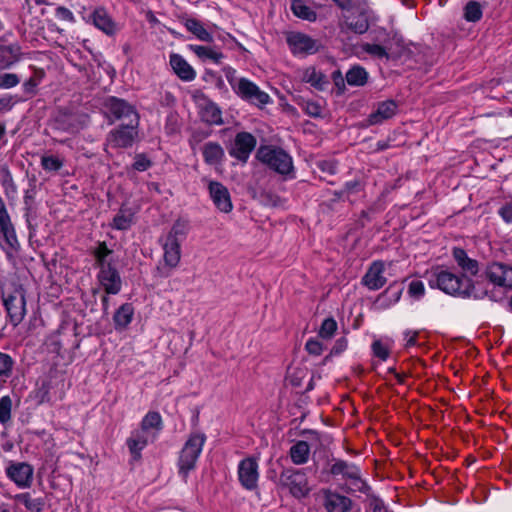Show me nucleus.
<instances>
[{"label":"nucleus","instance_id":"nucleus-1","mask_svg":"<svg viewBox=\"0 0 512 512\" xmlns=\"http://www.w3.org/2000/svg\"><path fill=\"white\" fill-rule=\"evenodd\" d=\"M431 288H438L444 293L463 298L475 297L473 281L469 277H460L447 270L432 271L428 278Z\"/></svg>","mask_w":512,"mask_h":512},{"label":"nucleus","instance_id":"nucleus-2","mask_svg":"<svg viewBox=\"0 0 512 512\" xmlns=\"http://www.w3.org/2000/svg\"><path fill=\"white\" fill-rule=\"evenodd\" d=\"M205 441L206 436L197 432L192 433L185 442L178 459V470L183 479H186L188 473L195 469Z\"/></svg>","mask_w":512,"mask_h":512},{"label":"nucleus","instance_id":"nucleus-3","mask_svg":"<svg viewBox=\"0 0 512 512\" xmlns=\"http://www.w3.org/2000/svg\"><path fill=\"white\" fill-rule=\"evenodd\" d=\"M228 81L236 95L249 104L263 108L272 102L268 93L261 90L257 84L247 78H239L235 81L228 78Z\"/></svg>","mask_w":512,"mask_h":512},{"label":"nucleus","instance_id":"nucleus-4","mask_svg":"<svg viewBox=\"0 0 512 512\" xmlns=\"http://www.w3.org/2000/svg\"><path fill=\"white\" fill-rule=\"evenodd\" d=\"M0 246L6 252L9 260L13 261L20 249L14 226L3 200L0 198Z\"/></svg>","mask_w":512,"mask_h":512},{"label":"nucleus","instance_id":"nucleus-5","mask_svg":"<svg viewBox=\"0 0 512 512\" xmlns=\"http://www.w3.org/2000/svg\"><path fill=\"white\" fill-rule=\"evenodd\" d=\"M138 125L139 122L122 123L112 129L106 136L105 150L131 147L138 135Z\"/></svg>","mask_w":512,"mask_h":512},{"label":"nucleus","instance_id":"nucleus-6","mask_svg":"<svg viewBox=\"0 0 512 512\" xmlns=\"http://www.w3.org/2000/svg\"><path fill=\"white\" fill-rule=\"evenodd\" d=\"M281 488L288 489L296 498H302L309 494L310 487L304 469H285L281 472L278 480Z\"/></svg>","mask_w":512,"mask_h":512},{"label":"nucleus","instance_id":"nucleus-7","mask_svg":"<svg viewBox=\"0 0 512 512\" xmlns=\"http://www.w3.org/2000/svg\"><path fill=\"white\" fill-rule=\"evenodd\" d=\"M257 157L262 163L279 174H288L292 171V158L280 148L271 146L260 147Z\"/></svg>","mask_w":512,"mask_h":512},{"label":"nucleus","instance_id":"nucleus-8","mask_svg":"<svg viewBox=\"0 0 512 512\" xmlns=\"http://www.w3.org/2000/svg\"><path fill=\"white\" fill-rule=\"evenodd\" d=\"M103 106L110 124L116 120H120L122 123L139 122L135 108L123 99L108 97Z\"/></svg>","mask_w":512,"mask_h":512},{"label":"nucleus","instance_id":"nucleus-9","mask_svg":"<svg viewBox=\"0 0 512 512\" xmlns=\"http://www.w3.org/2000/svg\"><path fill=\"white\" fill-rule=\"evenodd\" d=\"M83 20L92 24L109 37L116 35L120 30L118 23L114 21L108 11L102 6L94 8L88 17L83 16Z\"/></svg>","mask_w":512,"mask_h":512},{"label":"nucleus","instance_id":"nucleus-10","mask_svg":"<svg viewBox=\"0 0 512 512\" xmlns=\"http://www.w3.org/2000/svg\"><path fill=\"white\" fill-rule=\"evenodd\" d=\"M331 474L337 476L342 475L343 478L350 480L354 485V489L360 492H367L369 490L368 485L361 479L360 469L344 460H336L330 468Z\"/></svg>","mask_w":512,"mask_h":512},{"label":"nucleus","instance_id":"nucleus-11","mask_svg":"<svg viewBox=\"0 0 512 512\" xmlns=\"http://www.w3.org/2000/svg\"><path fill=\"white\" fill-rule=\"evenodd\" d=\"M6 476L21 489L29 488L33 482V467L26 462L10 461L5 468Z\"/></svg>","mask_w":512,"mask_h":512},{"label":"nucleus","instance_id":"nucleus-12","mask_svg":"<svg viewBox=\"0 0 512 512\" xmlns=\"http://www.w3.org/2000/svg\"><path fill=\"white\" fill-rule=\"evenodd\" d=\"M4 305L6 307L10 322L17 326L24 318L26 313L25 296L22 289H16L13 293L4 294Z\"/></svg>","mask_w":512,"mask_h":512},{"label":"nucleus","instance_id":"nucleus-13","mask_svg":"<svg viewBox=\"0 0 512 512\" xmlns=\"http://www.w3.org/2000/svg\"><path fill=\"white\" fill-rule=\"evenodd\" d=\"M238 478L241 485L247 490H253L257 487L259 472L258 463L255 458H246L240 461L238 465Z\"/></svg>","mask_w":512,"mask_h":512},{"label":"nucleus","instance_id":"nucleus-14","mask_svg":"<svg viewBox=\"0 0 512 512\" xmlns=\"http://www.w3.org/2000/svg\"><path fill=\"white\" fill-rule=\"evenodd\" d=\"M98 280L107 294H118L122 287L119 272L111 264H104L99 268Z\"/></svg>","mask_w":512,"mask_h":512},{"label":"nucleus","instance_id":"nucleus-15","mask_svg":"<svg viewBox=\"0 0 512 512\" xmlns=\"http://www.w3.org/2000/svg\"><path fill=\"white\" fill-rule=\"evenodd\" d=\"M486 276L494 285L512 288V266L495 262L486 269Z\"/></svg>","mask_w":512,"mask_h":512},{"label":"nucleus","instance_id":"nucleus-16","mask_svg":"<svg viewBox=\"0 0 512 512\" xmlns=\"http://www.w3.org/2000/svg\"><path fill=\"white\" fill-rule=\"evenodd\" d=\"M256 146L255 137L248 132H240L236 135L233 147L230 151L231 156L245 162L250 153Z\"/></svg>","mask_w":512,"mask_h":512},{"label":"nucleus","instance_id":"nucleus-17","mask_svg":"<svg viewBox=\"0 0 512 512\" xmlns=\"http://www.w3.org/2000/svg\"><path fill=\"white\" fill-rule=\"evenodd\" d=\"M287 43L293 54H313L318 50L315 40L299 32L290 33Z\"/></svg>","mask_w":512,"mask_h":512},{"label":"nucleus","instance_id":"nucleus-18","mask_svg":"<svg viewBox=\"0 0 512 512\" xmlns=\"http://www.w3.org/2000/svg\"><path fill=\"white\" fill-rule=\"evenodd\" d=\"M210 197L215 206L224 213H229L232 208V202L228 189L217 181H211L208 185Z\"/></svg>","mask_w":512,"mask_h":512},{"label":"nucleus","instance_id":"nucleus-19","mask_svg":"<svg viewBox=\"0 0 512 512\" xmlns=\"http://www.w3.org/2000/svg\"><path fill=\"white\" fill-rule=\"evenodd\" d=\"M385 266L381 261H374L362 278V284L370 290H378L386 283Z\"/></svg>","mask_w":512,"mask_h":512},{"label":"nucleus","instance_id":"nucleus-20","mask_svg":"<svg viewBox=\"0 0 512 512\" xmlns=\"http://www.w3.org/2000/svg\"><path fill=\"white\" fill-rule=\"evenodd\" d=\"M323 505L327 512H349L352 508V500L349 497L336 492H323Z\"/></svg>","mask_w":512,"mask_h":512},{"label":"nucleus","instance_id":"nucleus-21","mask_svg":"<svg viewBox=\"0 0 512 512\" xmlns=\"http://www.w3.org/2000/svg\"><path fill=\"white\" fill-rule=\"evenodd\" d=\"M170 65L181 80L190 82L196 78V71L181 55L171 54Z\"/></svg>","mask_w":512,"mask_h":512},{"label":"nucleus","instance_id":"nucleus-22","mask_svg":"<svg viewBox=\"0 0 512 512\" xmlns=\"http://www.w3.org/2000/svg\"><path fill=\"white\" fill-rule=\"evenodd\" d=\"M397 111V104L393 100H386L378 103L376 110L369 115L368 121L371 125L380 124L392 118Z\"/></svg>","mask_w":512,"mask_h":512},{"label":"nucleus","instance_id":"nucleus-23","mask_svg":"<svg viewBox=\"0 0 512 512\" xmlns=\"http://www.w3.org/2000/svg\"><path fill=\"white\" fill-rule=\"evenodd\" d=\"M453 257L464 273L462 277L475 276L479 272L478 261L468 257L465 250L454 248Z\"/></svg>","mask_w":512,"mask_h":512},{"label":"nucleus","instance_id":"nucleus-24","mask_svg":"<svg viewBox=\"0 0 512 512\" xmlns=\"http://www.w3.org/2000/svg\"><path fill=\"white\" fill-rule=\"evenodd\" d=\"M147 444L148 433L142 430L133 432L131 436L127 439V446L135 460L140 458L141 451L147 446Z\"/></svg>","mask_w":512,"mask_h":512},{"label":"nucleus","instance_id":"nucleus-25","mask_svg":"<svg viewBox=\"0 0 512 512\" xmlns=\"http://www.w3.org/2000/svg\"><path fill=\"white\" fill-rule=\"evenodd\" d=\"M181 243H177L174 240L170 241L165 239L163 244L164 250V262L165 265L170 268H175L180 262L181 258Z\"/></svg>","mask_w":512,"mask_h":512},{"label":"nucleus","instance_id":"nucleus-26","mask_svg":"<svg viewBox=\"0 0 512 512\" xmlns=\"http://www.w3.org/2000/svg\"><path fill=\"white\" fill-rule=\"evenodd\" d=\"M189 49L201 60H210L215 64L221 63L224 55L219 50L203 45H189Z\"/></svg>","mask_w":512,"mask_h":512},{"label":"nucleus","instance_id":"nucleus-27","mask_svg":"<svg viewBox=\"0 0 512 512\" xmlns=\"http://www.w3.org/2000/svg\"><path fill=\"white\" fill-rule=\"evenodd\" d=\"M289 455L295 465L305 464L309 460L310 446L306 441H297L291 446Z\"/></svg>","mask_w":512,"mask_h":512},{"label":"nucleus","instance_id":"nucleus-28","mask_svg":"<svg viewBox=\"0 0 512 512\" xmlns=\"http://www.w3.org/2000/svg\"><path fill=\"white\" fill-rule=\"evenodd\" d=\"M203 157L207 164L216 165L224 157L223 148L215 142H208L203 146Z\"/></svg>","mask_w":512,"mask_h":512},{"label":"nucleus","instance_id":"nucleus-29","mask_svg":"<svg viewBox=\"0 0 512 512\" xmlns=\"http://www.w3.org/2000/svg\"><path fill=\"white\" fill-rule=\"evenodd\" d=\"M134 309L131 304L125 303L115 312L113 320L116 329L126 328L132 321Z\"/></svg>","mask_w":512,"mask_h":512},{"label":"nucleus","instance_id":"nucleus-30","mask_svg":"<svg viewBox=\"0 0 512 512\" xmlns=\"http://www.w3.org/2000/svg\"><path fill=\"white\" fill-rule=\"evenodd\" d=\"M201 115L203 120L211 125L223 124L222 112L214 102L207 101L202 108Z\"/></svg>","mask_w":512,"mask_h":512},{"label":"nucleus","instance_id":"nucleus-31","mask_svg":"<svg viewBox=\"0 0 512 512\" xmlns=\"http://www.w3.org/2000/svg\"><path fill=\"white\" fill-rule=\"evenodd\" d=\"M13 499L20 504H23L30 512H41L44 507L42 498H33L29 492L16 494Z\"/></svg>","mask_w":512,"mask_h":512},{"label":"nucleus","instance_id":"nucleus-32","mask_svg":"<svg viewBox=\"0 0 512 512\" xmlns=\"http://www.w3.org/2000/svg\"><path fill=\"white\" fill-rule=\"evenodd\" d=\"M291 10L298 18L313 22L317 18L316 12L307 6L304 0H292Z\"/></svg>","mask_w":512,"mask_h":512},{"label":"nucleus","instance_id":"nucleus-33","mask_svg":"<svg viewBox=\"0 0 512 512\" xmlns=\"http://www.w3.org/2000/svg\"><path fill=\"white\" fill-rule=\"evenodd\" d=\"M186 29L194 34L199 40L212 42L213 36L204 28V26L196 19L190 18L185 21Z\"/></svg>","mask_w":512,"mask_h":512},{"label":"nucleus","instance_id":"nucleus-34","mask_svg":"<svg viewBox=\"0 0 512 512\" xmlns=\"http://www.w3.org/2000/svg\"><path fill=\"white\" fill-rule=\"evenodd\" d=\"M367 80L368 73L361 66H354L346 73V81L351 86H363Z\"/></svg>","mask_w":512,"mask_h":512},{"label":"nucleus","instance_id":"nucleus-35","mask_svg":"<svg viewBox=\"0 0 512 512\" xmlns=\"http://www.w3.org/2000/svg\"><path fill=\"white\" fill-rule=\"evenodd\" d=\"M348 27L357 34H363L369 29L368 10L362 9L359 15L348 22Z\"/></svg>","mask_w":512,"mask_h":512},{"label":"nucleus","instance_id":"nucleus-36","mask_svg":"<svg viewBox=\"0 0 512 512\" xmlns=\"http://www.w3.org/2000/svg\"><path fill=\"white\" fill-rule=\"evenodd\" d=\"M133 222V213L128 208H121L113 218L112 227L117 230H127Z\"/></svg>","mask_w":512,"mask_h":512},{"label":"nucleus","instance_id":"nucleus-37","mask_svg":"<svg viewBox=\"0 0 512 512\" xmlns=\"http://www.w3.org/2000/svg\"><path fill=\"white\" fill-rule=\"evenodd\" d=\"M303 81L311 84L316 89L322 90L324 85L327 84L325 75L317 71L315 68L310 67L304 71Z\"/></svg>","mask_w":512,"mask_h":512},{"label":"nucleus","instance_id":"nucleus-38","mask_svg":"<svg viewBox=\"0 0 512 512\" xmlns=\"http://www.w3.org/2000/svg\"><path fill=\"white\" fill-rule=\"evenodd\" d=\"M151 429L157 432L162 429V418L158 412H148L141 422L142 431L149 433Z\"/></svg>","mask_w":512,"mask_h":512},{"label":"nucleus","instance_id":"nucleus-39","mask_svg":"<svg viewBox=\"0 0 512 512\" xmlns=\"http://www.w3.org/2000/svg\"><path fill=\"white\" fill-rule=\"evenodd\" d=\"M13 402L10 396L5 395L0 398V423L7 426L12 417Z\"/></svg>","mask_w":512,"mask_h":512},{"label":"nucleus","instance_id":"nucleus-40","mask_svg":"<svg viewBox=\"0 0 512 512\" xmlns=\"http://www.w3.org/2000/svg\"><path fill=\"white\" fill-rule=\"evenodd\" d=\"M1 56L8 65L20 59L21 48L18 44H9L1 47Z\"/></svg>","mask_w":512,"mask_h":512},{"label":"nucleus","instance_id":"nucleus-41","mask_svg":"<svg viewBox=\"0 0 512 512\" xmlns=\"http://www.w3.org/2000/svg\"><path fill=\"white\" fill-rule=\"evenodd\" d=\"M482 17V6L477 1H470L464 8V18L470 22H477Z\"/></svg>","mask_w":512,"mask_h":512},{"label":"nucleus","instance_id":"nucleus-42","mask_svg":"<svg viewBox=\"0 0 512 512\" xmlns=\"http://www.w3.org/2000/svg\"><path fill=\"white\" fill-rule=\"evenodd\" d=\"M361 49L375 59H389L386 48L381 45L364 43L361 45Z\"/></svg>","mask_w":512,"mask_h":512},{"label":"nucleus","instance_id":"nucleus-43","mask_svg":"<svg viewBox=\"0 0 512 512\" xmlns=\"http://www.w3.org/2000/svg\"><path fill=\"white\" fill-rule=\"evenodd\" d=\"M187 225L183 221H176L170 232L168 233L166 239L174 240L177 243H181L186 236Z\"/></svg>","mask_w":512,"mask_h":512},{"label":"nucleus","instance_id":"nucleus-44","mask_svg":"<svg viewBox=\"0 0 512 512\" xmlns=\"http://www.w3.org/2000/svg\"><path fill=\"white\" fill-rule=\"evenodd\" d=\"M14 364H15V362L9 354L0 351V377L1 378H9L12 375Z\"/></svg>","mask_w":512,"mask_h":512},{"label":"nucleus","instance_id":"nucleus-45","mask_svg":"<svg viewBox=\"0 0 512 512\" xmlns=\"http://www.w3.org/2000/svg\"><path fill=\"white\" fill-rule=\"evenodd\" d=\"M337 330V322L333 318H326L319 329L322 339H331Z\"/></svg>","mask_w":512,"mask_h":512},{"label":"nucleus","instance_id":"nucleus-46","mask_svg":"<svg viewBox=\"0 0 512 512\" xmlns=\"http://www.w3.org/2000/svg\"><path fill=\"white\" fill-rule=\"evenodd\" d=\"M41 165L46 171H58L63 166V161L53 155H45L41 158Z\"/></svg>","mask_w":512,"mask_h":512},{"label":"nucleus","instance_id":"nucleus-47","mask_svg":"<svg viewBox=\"0 0 512 512\" xmlns=\"http://www.w3.org/2000/svg\"><path fill=\"white\" fill-rule=\"evenodd\" d=\"M111 253V250L108 249L107 245L105 242H102L99 244V246L97 247V249L95 250V257H96V262H97V266L99 268L103 267L104 264H110L109 262L106 261V257Z\"/></svg>","mask_w":512,"mask_h":512},{"label":"nucleus","instance_id":"nucleus-48","mask_svg":"<svg viewBox=\"0 0 512 512\" xmlns=\"http://www.w3.org/2000/svg\"><path fill=\"white\" fill-rule=\"evenodd\" d=\"M2 184L5 188V192L8 196L14 197L17 194V186L13 180L11 173L8 170L4 171Z\"/></svg>","mask_w":512,"mask_h":512},{"label":"nucleus","instance_id":"nucleus-49","mask_svg":"<svg viewBox=\"0 0 512 512\" xmlns=\"http://www.w3.org/2000/svg\"><path fill=\"white\" fill-rule=\"evenodd\" d=\"M408 293L411 297L420 299L425 293L424 283L420 280H412L409 283Z\"/></svg>","mask_w":512,"mask_h":512},{"label":"nucleus","instance_id":"nucleus-50","mask_svg":"<svg viewBox=\"0 0 512 512\" xmlns=\"http://www.w3.org/2000/svg\"><path fill=\"white\" fill-rule=\"evenodd\" d=\"M19 82V77L14 73L0 74V88L9 89L18 85Z\"/></svg>","mask_w":512,"mask_h":512},{"label":"nucleus","instance_id":"nucleus-51","mask_svg":"<svg viewBox=\"0 0 512 512\" xmlns=\"http://www.w3.org/2000/svg\"><path fill=\"white\" fill-rule=\"evenodd\" d=\"M303 110L311 117H321L323 107L317 102L306 101L303 103Z\"/></svg>","mask_w":512,"mask_h":512},{"label":"nucleus","instance_id":"nucleus-52","mask_svg":"<svg viewBox=\"0 0 512 512\" xmlns=\"http://www.w3.org/2000/svg\"><path fill=\"white\" fill-rule=\"evenodd\" d=\"M372 351L374 356L385 361L389 357V348L380 340H376L372 344Z\"/></svg>","mask_w":512,"mask_h":512},{"label":"nucleus","instance_id":"nucleus-53","mask_svg":"<svg viewBox=\"0 0 512 512\" xmlns=\"http://www.w3.org/2000/svg\"><path fill=\"white\" fill-rule=\"evenodd\" d=\"M37 216V204H24V217L29 228L33 226V222L37 219Z\"/></svg>","mask_w":512,"mask_h":512},{"label":"nucleus","instance_id":"nucleus-54","mask_svg":"<svg viewBox=\"0 0 512 512\" xmlns=\"http://www.w3.org/2000/svg\"><path fill=\"white\" fill-rule=\"evenodd\" d=\"M363 185L359 180H352L345 184L344 189L341 190L342 194H346L347 199L349 200V196L352 194H357L362 191Z\"/></svg>","mask_w":512,"mask_h":512},{"label":"nucleus","instance_id":"nucleus-55","mask_svg":"<svg viewBox=\"0 0 512 512\" xmlns=\"http://www.w3.org/2000/svg\"><path fill=\"white\" fill-rule=\"evenodd\" d=\"M318 168L328 175H334L337 172V162L334 160H322L317 164Z\"/></svg>","mask_w":512,"mask_h":512},{"label":"nucleus","instance_id":"nucleus-56","mask_svg":"<svg viewBox=\"0 0 512 512\" xmlns=\"http://www.w3.org/2000/svg\"><path fill=\"white\" fill-rule=\"evenodd\" d=\"M368 507L372 512H386L384 502L375 495L368 497Z\"/></svg>","mask_w":512,"mask_h":512},{"label":"nucleus","instance_id":"nucleus-57","mask_svg":"<svg viewBox=\"0 0 512 512\" xmlns=\"http://www.w3.org/2000/svg\"><path fill=\"white\" fill-rule=\"evenodd\" d=\"M305 348L309 354L315 355V356L320 355L323 351V345L317 339H309L306 342Z\"/></svg>","mask_w":512,"mask_h":512},{"label":"nucleus","instance_id":"nucleus-58","mask_svg":"<svg viewBox=\"0 0 512 512\" xmlns=\"http://www.w3.org/2000/svg\"><path fill=\"white\" fill-rule=\"evenodd\" d=\"M151 166V161L143 154H137L133 163V168L137 171H145Z\"/></svg>","mask_w":512,"mask_h":512},{"label":"nucleus","instance_id":"nucleus-59","mask_svg":"<svg viewBox=\"0 0 512 512\" xmlns=\"http://www.w3.org/2000/svg\"><path fill=\"white\" fill-rule=\"evenodd\" d=\"M342 10H350L354 6L365 4L366 0H332Z\"/></svg>","mask_w":512,"mask_h":512},{"label":"nucleus","instance_id":"nucleus-60","mask_svg":"<svg viewBox=\"0 0 512 512\" xmlns=\"http://www.w3.org/2000/svg\"><path fill=\"white\" fill-rule=\"evenodd\" d=\"M56 17L60 20L67 21L70 23L75 22V17L73 13L66 7L59 6L56 9Z\"/></svg>","mask_w":512,"mask_h":512},{"label":"nucleus","instance_id":"nucleus-61","mask_svg":"<svg viewBox=\"0 0 512 512\" xmlns=\"http://www.w3.org/2000/svg\"><path fill=\"white\" fill-rule=\"evenodd\" d=\"M498 214L505 223H512V203H506L500 207Z\"/></svg>","mask_w":512,"mask_h":512},{"label":"nucleus","instance_id":"nucleus-62","mask_svg":"<svg viewBox=\"0 0 512 512\" xmlns=\"http://www.w3.org/2000/svg\"><path fill=\"white\" fill-rule=\"evenodd\" d=\"M347 340L344 337H341L336 340L333 348L331 349V354L338 355L346 350L347 348Z\"/></svg>","mask_w":512,"mask_h":512},{"label":"nucleus","instance_id":"nucleus-63","mask_svg":"<svg viewBox=\"0 0 512 512\" xmlns=\"http://www.w3.org/2000/svg\"><path fill=\"white\" fill-rule=\"evenodd\" d=\"M36 197V188L35 186H32L31 188L27 189L24 194L23 203L24 204H36L35 202Z\"/></svg>","mask_w":512,"mask_h":512},{"label":"nucleus","instance_id":"nucleus-64","mask_svg":"<svg viewBox=\"0 0 512 512\" xmlns=\"http://www.w3.org/2000/svg\"><path fill=\"white\" fill-rule=\"evenodd\" d=\"M417 335H418V333L416 331L405 332V340H406L407 347H411L416 344Z\"/></svg>","mask_w":512,"mask_h":512}]
</instances>
